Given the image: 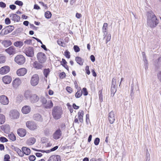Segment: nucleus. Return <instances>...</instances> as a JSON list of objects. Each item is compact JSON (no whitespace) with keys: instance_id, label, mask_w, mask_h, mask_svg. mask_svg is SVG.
<instances>
[{"instance_id":"obj_38","label":"nucleus","mask_w":161,"mask_h":161,"mask_svg":"<svg viewBox=\"0 0 161 161\" xmlns=\"http://www.w3.org/2000/svg\"><path fill=\"white\" fill-rule=\"evenodd\" d=\"M49 72L50 70L49 69H44L43 71V74L46 77H47Z\"/></svg>"},{"instance_id":"obj_48","label":"nucleus","mask_w":161,"mask_h":161,"mask_svg":"<svg viewBox=\"0 0 161 161\" xmlns=\"http://www.w3.org/2000/svg\"><path fill=\"white\" fill-rule=\"evenodd\" d=\"M74 49L75 52H78L80 51V49L79 47L77 45H75L74 46Z\"/></svg>"},{"instance_id":"obj_40","label":"nucleus","mask_w":161,"mask_h":161,"mask_svg":"<svg viewBox=\"0 0 161 161\" xmlns=\"http://www.w3.org/2000/svg\"><path fill=\"white\" fill-rule=\"evenodd\" d=\"M23 100V97L21 95L18 96L16 98V100L17 102L19 103L21 102Z\"/></svg>"},{"instance_id":"obj_44","label":"nucleus","mask_w":161,"mask_h":161,"mask_svg":"<svg viewBox=\"0 0 161 161\" xmlns=\"http://www.w3.org/2000/svg\"><path fill=\"white\" fill-rule=\"evenodd\" d=\"M0 141L2 142H7L8 140L5 137L2 136L0 137Z\"/></svg>"},{"instance_id":"obj_51","label":"nucleus","mask_w":161,"mask_h":161,"mask_svg":"<svg viewBox=\"0 0 161 161\" xmlns=\"http://www.w3.org/2000/svg\"><path fill=\"white\" fill-rule=\"evenodd\" d=\"M82 91L83 92V94L84 96H86L88 94V92L86 88H83L82 89Z\"/></svg>"},{"instance_id":"obj_62","label":"nucleus","mask_w":161,"mask_h":161,"mask_svg":"<svg viewBox=\"0 0 161 161\" xmlns=\"http://www.w3.org/2000/svg\"><path fill=\"white\" fill-rule=\"evenodd\" d=\"M66 90L69 93H71L72 91V88L69 86H67L66 87Z\"/></svg>"},{"instance_id":"obj_52","label":"nucleus","mask_w":161,"mask_h":161,"mask_svg":"<svg viewBox=\"0 0 161 161\" xmlns=\"http://www.w3.org/2000/svg\"><path fill=\"white\" fill-rule=\"evenodd\" d=\"M7 27L8 28V29L9 30V31H10V33L14 29V27L13 26L9 25Z\"/></svg>"},{"instance_id":"obj_17","label":"nucleus","mask_w":161,"mask_h":161,"mask_svg":"<svg viewBox=\"0 0 161 161\" xmlns=\"http://www.w3.org/2000/svg\"><path fill=\"white\" fill-rule=\"evenodd\" d=\"M3 81L5 84H9L12 80L11 78L9 76H5L3 77Z\"/></svg>"},{"instance_id":"obj_50","label":"nucleus","mask_w":161,"mask_h":161,"mask_svg":"<svg viewBox=\"0 0 161 161\" xmlns=\"http://www.w3.org/2000/svg\"><path fill=\"white\" fill-rule=\"evenodd\" d=\"M29 159L30 161H34L36 159V157L34 155H31L29 156Z\"/></svg>"},{"instance_id":"obj_19","label":"nucleus","mask_w":161,"mask_h":161,"mask_svg":"<svg viewBox=\"0 0 161 161\" xmlns=\"http://www.w3.org/2000/svg\"><path fill=\"white\" fill-rule=\"evenodd\" d=\"M62 133L60 129L57 130L53 134V138L55 139H58L61 136Z\"/></svg>"},{"instance_id":"obj_57","label":"nucleus","mask_w":161,"mask_h":161,"mask_svg":"<svg viewBox=\"0 0 161 161\" xmlns=\"http://www.w3.org/2000/svg\"><path fill=\"white\" fill-rule=\"evenodd\" d=\"M111 35L110 34H108L107 36V38L106 39V43H107V42H109V41H110V39H111Z\"/></svg>"},{"instance_id":"obj_49","label":"nucleus","mask_w":161,"mask_h":161,"mask_svg":"<svg viewBox=\"0 0 161 161\" xmlns=\"http://www.w3.org/2000/svg\"><path fill=\"white\" fill-rule=\"evenodd\" d=\"M100 142V139L99 138H96L95 139L94 143L95 145H97Z\"/></svg>"},{"instance_id":"obj_29","label":"nucleus","mask_w":161,"mask_h":161,"mask_svg":"<svg viewBox=\"0 0 161 161\" xmlns=\"http://www.w3.org/2000/svg\"><path fill=\"white\" fill-rule=\"evenodd\" d=\"M14 45L16 47H21L24 45L23 42L21 41H18L15 42Z\"/></svg>"},{"instance_id":"obj_64","label":"nucleus","mask_w":161,"mask_h":161,"mask_svg":"<svg viewBox=\"0 0 161 161\" xmlns=\"http://www.w3.org/2000/svg\"><path fill=\"white\" fill-rule=\"evenodd\" d=\"M90 59L91 60L92 62H94L95 61V58L93 55H91L90 56Z\"/></svg>"},{"instance_id":"obj_3","label":"nucleus","mask_w":161,"mask_h":161,"mask_svg":"<svg viewBox=\"0 0 161 161\" xmlns=\"http://www.w3.org/2000/svg\"><path fill=\"white\" fill-rule=\"evenodd\" d=\"M24 52L28 57H32L34 56V50L32 47L28 46L25 47Z\"/></svg>"},{"instance_id":"obj_33","label":"nucleus","mask_w":161,"mask_h":161,"mask_svg":"<svg viewBox=\"0 0 161 161\" xmlns=\"http://www.w3.org/2000/svg\"><path fill=\"white\" fill-rule=\"evenodd\" d=\"M32 40L31 39H26L24 41L23 43L24 44H25V46L26 45H30L31 43Z\"/></svg>"},{"instance_id":"obj_25","label":"nucleus","mask_w":161,"mask_h":161,"mask_svg":"<svg viewBox=\"0 0 161 161\" xmlns=\"http://www.w3.org/2000/svg\"><path fill=\"white\" fill-rule=\"evenodd\" d=\"M20 84V80L19 78L15 79L13 82V86L14 87L16 88Z\"/></svg>"},{"instance_id":"obj_56","label":"nucleus","mask_w":161,"mask_h":161,"mask_svg":"<svg viewBox=\"0 0 161 161\" xmlns=\"http://www.w3.org/2000/svg\"><path fill=\"white\" fill-rule=\"evenodd\" d=\"M84 115L83 111L81 110L80 111H79L78 113V117H83Z\"/></svg>"},{"instance_id":"obj_20","label":"nucleus","mask_w":161,"mask_h":161,"mask_svg":"<svg viewBox=\"0 0 161 161\" xmlns=\"http://www.w3.org/2000/svg\"><path fill=\"white\" fill-rule=\"evenodd\" d=\"M17 133L18 135L21 137H24L26 134V131L24 129H19L17 130Z\"/></svg>"},{"instance_id":"obj_45","label":"nucleus","mask_w":161,"mask_h":161,"mask_svg":"<svg viewBox=\"0 0 161 161\" xmlns=\"http://www.w3.org/2000/svg\"><path fill=\"white\" fill-rule=\"evenodd\" d=\"M144 68L146 70L148 69V64L147 59H145V61H144Z\"/></svg>"},{"instance_id":"obj_7","label":"nucleus","mask_w":161,"mask_h":161,"mask_svg":"<svg viewBox=\"0 0 161 161\" xmlns=\"http://www.w3.org/2000/svg\"><path fill=\"white\" fill-rule=\"evenodd\" d=\"M26 126L29 129L32 130H34L37 128L36 124L33 121H28L26 123Z\"/></svg>"},{"instance_id":"obj_11","label":"nucleus","mask_w":161,"mask_h":161,"mask_svg":"<svg viewBox=\"0 0 161 161\" xmlns=\"http://www.w3.org/2000/svg\"><path fill=\"white\" fill-rule=\"evenodd\" d=\"M5 51L10 55H14L16 53V49L13 46H11L8 48L6 49Z\"/></svg>"},{"instance_id":"obj_13","label":"nucleus","mask_w":161,"mask_h":161,"mask_svg":"<svg viewBox=\"0 0 161 161\" xmlns=\"http://www.w3.org/2000/svg\"><path fill=\"white\" fill-rule=\"evenodd\" d=\"M48 161H61L60 157L58 155H53L49 157Z\"/></svg>"},{"instance_id":"obj_6","label":"nucleus","mask_w":161,"mask_h":161,"mask_svg":"<svg viewBox=\"0 0 161 161\" xmlns=\"http://www.w3.org/2000/svg\"><path fill=\"white\" fill-rule=\"evenodd\" d=\"M39 78L37 74L33 75L31 77V84L32 86H35L39 83Z\"/></svg>"},{"instance_id":"obj_28","label":"nucleus","mask_w":161,"mask_h":161,"mask_svg":"<svg viewBox=\"0 0 161 161\" xmlns=\"http://www.w3.org/2000/svg\"><path fill=\"white\" fill-rule=\"evenodd\" d=\"M75 60L80 65H83V60L81 58L79 57H76L75 58Z\"/></svg>"},{"instance_id":"obj_32","label":"nucleus","mask_w":161,"mask_h":161,"mask_svg":"<svg viewBox=\"0 0 161 161\" xmlns=\"http://www.w3.org/2000/svg\"><path fill=\"white\" fill-rule=\"evenodd\" d=\"M6 60L5 57L3 54H0V64L4 63Z\"/></svg>"},{"instance_id":"obj_9","label":"nucleus","mask_w":161,"mask_h":161,"mask_svg":"<svg viewBox=\"0 0 161 161\" xmlns=\"http://www.w3.org/2000/svg\"><path fill=\"white\" fill-rule=\"evenodd\" d=\"M0 103L4 105H7L9 103V100L8 97L4 95L0 96Z\"/></svg>"},{"instance_id":"obj_35","label":"nucleus","mask_w":161,"mask_h":161,"mask_svg":"<svg viewBox=\"0 0 161 161\" xmlns=\"http://www.w3.org/2000/svg\"><path fill=\"white\" fill-rule=\"evenodd\" d=\"M31 95L30 92L27 91L25 92L24 97L26 99H28L29 98H30Z\"/></svg>"},{"instance_id":"obj_15","label":"nucleus","mask_w":161,"mask_h":161,"mask_svg":"<svg viewBox=\"0 0 161 161\" xmlns=\"http://www.w3.org/2000/svg\"><path fill=\"white\" fill-rule=\"evenodd\" d=\"M39 97L37 95L32 94L30 97V101L32 103H36L39 101Z\"/></svg>"},{"instance_id":"obj_1","label":"nucleus","mask_w":161,"mask_h":161,"mask_svg":"<svg viewBox=\"0 0 161 161\" xmlns=\"http://www.w3.org/2000/svg\"><path fill=\"white\" fill-rule=\"evenodd\" d=\"M158 22V20L153 12L151 11L148 13L147 23L148 26L151 28H154L157 25Z\"/></svg>"},{"instance_id":"obj_58","label":"nucleus","mask_w":161,"mask_h":161,"mask_svg":"<svg viewBox=\"0 0 161 161\" xmlns=\"http://www.w3.org/2000/svg\"><path fill=\"white\" fill-rule=\"evenodd\" d=\"M0 7L3 8H4L6 7V4L3 2H0Z\"/></svg>"},{"instance_id":"obj_37","label":"nucleus","mask_w":161,"mask_h":161,"mask_svg":"<svg viewBox=\"0 0 161 161\" xmlns=\"http://www.w3.org/2000/svg\"><path fill=\"white\" fill-rule=\"evenodd\" d=\"M82 91H78L75 94V97L77 98H78L80 97L82 95Z\"/></svg>"},{"instance_id":"obj_18","label":"nucleus","mask_w":161,"mask_h":161,"mask_svg":"<svg viewBox=\"0 0 161 161\" xmlns=\"http://www.w3.org/2000/svg\"><path fill=\"white\" fill-rule=\"evenodd\" d=\"M31 108L29 106H25L22 109V112L24 114H27L31 111Z\"/></svg>"},{"instance_id":"obj_61","label":"nucleus","mask_w":161,"mask_h":161,"mask_svg":"<svg viewBox=\"0 0 161 161\" xmlns=\"http://www.w3.org/2000/svg\"><path fill=\"white\" fill-rule=\"evenodd\" d=\"M9 8L12 10H14L16 8V6L14 4L10 5L9 6Z\"/></svg>"},{"instance_id":"obj_47","label":"nucleus","mask_w":161,"mask_h":161,"mask_svg":"<svg viewBox=\"0 0 161 161\" xmlns=\"http://www.w3.org/2000/svg\"><path fill=\"white\" fill-rule=\"evenodd\" d=\"M14 3L19 6H22L23 5V3L22 2L18 0L16 1Z\"/></svg>"},{"instance_id":"obj_27","label":"nucleus","mask_w":161,"mask_h":161,"mask_svg":"<svg viewBox=\"0 0 161 161\" xmlns=\"http://www.w3.org/2000/svg\"><path fill=\"white\" fill-rule=\"evenodd\" d=\"M7 27L5 28H4L2 30L1 33H0V35L1 36H3L4 35H7L10 33L9 30Z\"/></svg>"},{"instance_id":"obj_30","label":"nucleus","mask_w":161,"mask_h":161,"mask_svg":"<svg viewBox=\"0 0 161 161\" xmlns=\"http://www.w3.org/2000/svg\"><path fill=\"white\" fill-rule=\"evenodd\" d=\"M32 65L33 67L36 69H40L42 68V65L37 61H35Z\"/></svg>"},{"instance_id":"obj_46","label":"nucleus","mask_w":161,"mask_h":161,"mask_svg":"<svg viewBox=\"0 0 161 161\" xmlns=\"http://www.w3.org/2000/svg\"><path fill=\"white\" fill-rule=\"evenodd\" d=\"M64 55L68 58H70V53L67 50L64 52Z\"/></svg>"},{"instance_id":"obj_41","label":"nucleus","mask_w":161,"mask_h":161,"mask_svg":"<svg viewBox=\"0 0 161 161\" xmlns=\"http://www.w3.org/2000/svg\"><path fill=\"white\" fill-rule=\"evenodd\" d=\"M58 148V146H55V147H54L51 149L50 150H47V151H46V152H47V153H50V152H51L54 151L56 150H57Z\"/></svg>"},{"instance_id":"obj_34","label":"nucleus","mask_w":161,"mask_h":161,"mask_svg":"<svg viewBox=\"0 0 161 161\" xmlns=\"http://www.w3.org/2000/svg\"><path fill=\"white\" fill-rule=\"evenodd\" d=\"M8 137L9 139L12 141H14L16 140V137L12 133L8 135Z\"/></svg>"},{"instance_id":"obj_14","label":"nucleus","mask_w":161,"mask_h":161,"mask_svg":"<svg viewBox=\"0 0 161 161\" xmlns=\"http://www.w3.org/2000/svg\"><path fill=\"white\" fill-rule=\"evenodd\" d=\"M27 70L25 68H22L18 69L17 71V75L19 76L25 75L27 72Z\"/></svg>"},{"instance_id":"obj_54","label":"nucleus","mask_w":161,"mask_h":161,"mask_svg":"<svg viewBox=\"0 0 161 161\" xmlns=\"http://www.w3.org/2000/svg\"><path fill=\"white\" fill-rule=\"evenodd\" d=\"M3 43L4 45L6 44H7L8 46L12 44V42L10 40H5L4 42Z\"/></svg>"},{"instance_id":"obj_23","label":"nucleus","mask_w":161,"mask_h":161,"mask_svg":"<svg viewBox=\"0 0 161 161\" xmlns=\"http://www.w3.org/2000/svg\"><path fill=\"white\" fill-rule=\"evenodd\" d=\"M36 141V139L34 137L29 138L26 141V144L28 145H31L34 144Z\"/></svg>"},{"instance_id":"obj_4","label":"nucleus","mask_w":161,"mask_h":161,"mask_svg":"<svg viewBox=\"0 0 161 161\" xmlns=\"http://www.w3.org/2000/svg\"><path fill=\"white\" fill-rule=\"evenodd\" d=\"M14 60L18 64L22 65L25 63V59L23 55H18L15 58Z\"/></svg>"},{"instance_id":"obj_42","label":"nucleus","mask_w":161,"mask_h":161,"mask_svg":"<svg viewBox=\"0 0 161 161\" xmlns=\"http://www.w3.org/2000/svg\"><path fill=\"white\" fill-rule=\"evenodd\" d=\"M10 157L9 155L6 154L4 156V161H10Z\"/></svg>"},{"instance_id":"obj_21","label":"nucleus","mask_w":161,"mask_h":161,"mask_svg":"<svg viewBox=\"0 0 161 161\" xmlns=\"http://www.w3.org/2000/svg\"><path fill=\"white\" fill-rule=\"evenodd\" d=\"M53 106V104L51 100L47 101V103L44 105V107L46 108L49 109L52 108Z\"/></svg>"},{"instance_id":"obj_63","label":"nucleus","mask_w":161,"mask_h":161,"mask_svg":"<svg viewBox=\"0 0 161 161\" xmlns=\"http://www.w3.org/2000/svg\"><path fill=\"white\" fill-rule=\"evenodd\" d=\"M157 76L158 79L161 82V71L159 72Z\"/></svg>"},{"instance_id":"obj_53","label":"nucleus","mask_w":161,"mask_h":161,"mask_svg":"<svg viewBox=\"0 0 161 161\" xmlns=\"http://www.w3.org/2000/svg\"><path fill=\"white\" fill-rule=\"evenodd\" d=\"M5 24L7 25L11 23L10 20L8 18H7L5 19Z\"/></svg>"},{"instance_id":"obj_22","label":"nucleus","mask_w":161,"mask_h":161,"mask_svg":"<svg viewBox=\"0 0 161 161\" xmlns=\"http://www.w3.org/2000/svg\"><path fill=\"white\" fill-rule=\"evenodd\" d=\"M12 149L16 152L19 156L21 157L24 156V153L18 148L14 146H13Z\"/></svg>"},{"instance_id":"obj_39","label":"nucleus","mask_w":161,"mask_h":161,"mask_svg":"<svg viewBox=\"0 0 161 161\" xmlns=\"http://www.w3.org/2000/svg\"><path fill=\"white\" fill-rule=\"evenodd\" d=\"M40 101L44 105L47 101L46 98L44 97H42L40 98Z\"/></svg>"},{"instance_id":"obj_12","label":"nucleus","mask_w":161,"mask_h":161,"mask_svg":"<svg viewBox=\"0 0 161 161\" xmlns=\"http://www.w3.org/2000/svg\"><path fill=\"white\" fill-rule=\"evenodd\" d=\"M10 70V67L8 66H5L0 69V74H5L8 73Z\"/></svg>"},{"instance_id":"obj_36","label":"nucleus","mask_w":161,"mask_h":161,"mask_svg":"<svg viewBox=\"0 0 161 161\" xmlns=\"http://www.w3.org/2000/svg\"><path fill=\"white\" fill-rule=\"evenodd\" d=\"M52 14L49 11H46L45 13V16L47 19H50L51 18Z\"/></svg>"},{"instance_id":"obj_10","label":"nucleus","mask_w":161,"mask_h":161,"mask_svg":"<svg viewBox=\"0 0 161 161\" xmlns=\"http://www.w3.org/2000/svg\"><path fill=\"white\" fill-rule=\"evenodd\" d=\"M115 113L114 112L111 111L108 115V119L109 122L110 124H113L115 120Z\"/></svg>"},{"instance_id":"obj_5","label":"nucleus","mask_w":161,"mask_h":161,"mask_svg":"<svg viewBox=\"0 0 161 161\" xmlns=\"http://www.w3.org/2000/svg\"><path fill=\"white\" fill-rule=\"evenodd\" d=\"M37 58L39 62L43 63L46 60V55L42 52H39L37 54Z\"/></svg>"},{"instance_id":"obj_60","label":"nucleus","mask_w":161,"mask_h":161,"mask_svg":"<svg viewBox=\"0 0 161 161\" xmlns=\"http://www.w3.org/2000/svg\"><path fill=\"white\" fill-rule=\"evenodd\" d=\"M59 76L60 78H63L65 77V73L63 72L60 74Z\"/></svg>"},{"instance_id":"obj_24","label":"nucleus","mask_w":161,"mask_h":161,"mask_svg":"<svg viewBox=\"0 0 161 161\" xmlns=\"http://www.w3.org/2000/svg\"><path fill=\"white\" fill-rule=\"evenodd\" d=\"M22 150L24 154H25L26 155H29L31 153L30 149L26 147H23L22 148Z\"/></svg>"},{"instance_id":"obj_31","label":"nucleus","mask_w":161,"mask_h":161,"mask_svg":"<svg viewBox=\"0 0 161 161\" xmlns=\"http://www.w3.org/2000/svg\"><path fill=\"white\" fill-rule=\"evenodd\" d=\"M116 91V87L114 86H111V96L113 97Z\"/></svg>"},{"instance_id":"obj_26","label":"nucleus","mask_w":161,"mask_h":161,"mask_svg":"<svg viewBox=\"0 0 161 161\" xmlns=\"http://www.w3.org/2000/svg\"><path fill=\"white\" fill-rule=\"evenodd\" d=\"M34 119L37 121H42V118L41 116L39 114H34L33 116Z\"/></svg>"},{"instance_id":"obj_8","label":"nucleus","mask_w":161,"mask_h":161,"mask_svg":"<svg viewBox=\"0 0 161 161\" xmlns=\"http://www.w3.org/2000/svg\"><path fill=\"white\" fill-rule=\"evenodd\" d=\"M9 115L11 119H17L19 117V113L16 110H12L10 111Z\"/></svg>"},{"instance_id":"obj_43","label":"nucleus","mask_w":161,"mask_h":161,"mask_svg":"<svg viewBox=\"0 0 161 161\" xmlns=\"http://www.w3.org/2000/svg\"><path fill=\"white\" fill-rule=\"evenodd\" d=\"M116 80L115 78H113L112 80V84L111 86L116 87Z\"/></svg>"},{"instance_id":"obj_2","label":"nucleus","mask_w":161,"mask_h":161,"mask_svg":"<svg viewBox=\"0 0 161 161\" xmlns=\"http://www.w3.org/2000/svg\"><path fill=\"white\" fill-rule=\"evenodd\" d=\"M62 113V108L59 107H54L53 109V116L56 119H58L60 118Z\"/></svg>"},{"instance_id":"obj_16","label":"nucleus","mask_w":161,"mask_h":161,"mask_svg":"<svg viewBox=\"0 0 161 161\" xmlns=\"http://www.w3.org/2000/svg\"><path fill=\"white\" fill-rule=\"evenodd\" d=\"M10 17L11 19L14 21L18 22L20 20V17L16 14H10Z\"/></svg>"},{"instance_id":"obj_55","label":"nucleus","mask_w":161,"mask_h":161,"mask_svg":"<svg viewBox=\"0 0 161 161\" xmlns=\"http://www.w3.org/2000/svg\"><path fill=\"white\" fill-rule=\"evenodd\" d=\"M85 70L86 71V73L88 75H89L90 72L89 69V67L88 66H86V67Z\"/></svg>"},{"instance_id":"obj_59","label":"nucleus","mask_w":161,"mask_h":161,"mask_svg":"<svg viewBox=\"0 0 161 161\" xmlns=\"http://www.w3.org/2000/svg\"><path fill=\"white\" fill-rule=\"evenodd\" d=\"M62 61L61 62V64L62 66L66 64L67 63L65 59L62 58Z\"/></svg>"}]
</instances>
